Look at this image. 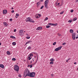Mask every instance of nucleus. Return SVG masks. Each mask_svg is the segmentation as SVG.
<instances>
[{"mask_svg": "<svg viewBox=\"0 0 78 78\" xmlns=\"http://www.w3.org/2000/svg\"><path fill=\"white\" fill-rule=\"evenodd\" d=\"M71 59V58H69L67 60H66V62H68V61H69V60H70Z\"/></svg>", "mask_w": 78, "mask_h": 78, "instance_id": "5701e85b", "label": "nucleus"}, {"mask_svg": "<svg viewBox=\"0 0 78 78\" xmlns=\"http://www.w3.org/2000/svg\"><path fill=\"white\" fill-rule=\"evenodd\" d=\"M44 5L42 6L41 7V9H42V8H44Z\"/></svg>", "mask_w": 78, "mask_h": 78, "instance_id": "72a5a7b5", "label": "nucleus"}, {"mask_svg": "<svg viewBox=\"0 0 78 78\" xmlns=\"http://www.w3.org/2000/svg\"><path fill=\"white\" fill-rule=\"evenodd\" d=\"M3 14H6L7 13V10H4L3 12Z\"/></svg>", "mask_w": 78, "mask_h": 78, "instance_id": "9b49d317", "label": "nucleus"}, {"mask_svg": "<svg viewBox=\"0 0 78 78\" xmlns=\"http://www.w3.org/2000/svg\"><path fill=\"white\" fill-rule=\"evenodd\" d=\"M34 58H33L32 60V61H33V62H34Z\"/></svg>", "mask_w": 78, "mask_h": 78, "instance_id": "a18cd8bd", "label": "nucleus"}, {"mask_svg": "<svg viewBox=\"0 0 78 78\" xmlns=\"http://www.w3.org/2000/svg\"><path fill=\"white\" fill-rule=\"evenodd\" d=\"M15 17L16 18H18L17 16H15Z\"/></svg>", "mask_w": 78, "mask_h": 78, "instance_id": "864d4df0", "label": "nucleus"}, {"mask_svg": "<svg viewBox=\"0 0 78 78\" xmlns=\"http://www.w3.org/2000/svg\"><path fill=\"white\" fill-rule=\"evenodd\" d=\"M24 33H25V31H24Z\"/></svg>", "mask_w": 78, "mask_h": 78, "instance_id": "69168bd1", "label": "nucleus"}, {"mask_svg": "<svg viewBox=\"0 0 78 78\" xmlns=\"http://www.w3.org/2000/svg\"><path fill=\"white\" fill-rule=\"evenodd\" d=\"M2 45V43H0V45Z\"/></svg>", "mask_w": 78, "mask_h": 78, "instance_id": "4d7b16f0", "label": "nucleus"}, {"mask_svg": "<svg viewBox=\"0 0 78 78\" xmlns=\"http://www.w3.org/2000/svg\"><path fill=\"white\" fill-rule=\"evenodd\" d=\"M14 9V8H11V9Z\"/></svg>", "mask_w": 78, "mask_h": 78, "instance_id": "6e6d98bb", "label": "nucleus"}, {"mask_svg": "<svg viewBox=\"0 0 78 78\" xmlns=\"http://www.w3.org/2000/svg\"><path fill=\"white\" fill-rule=\"evenodd\" d=\"M12 37H13V36H10V38H12Z\"/></svg>", "mask_w": 78, "mask_h": 78, "instance_id": "09e8293b", "label": "nucleus"}, {"mask_svg": "<svg viewBox=\"0 0 78 78\" xmlns=\"http://www.w3.org/2000/svg\"><path fill=\"white\" fill-rule=\"evenodd\" d=\"M50 61H51V62H53L54 61V59L53 58H51L50 59Z\"/></svg>", "mask_w": 78, "mask_h": 78, "instance_id": "6ab92c4d", "label": "nucleus"}, {"mask_svg": "<svg viewBox=\"0 0 78 78\" xmlns=\"http://www.w3.org/2000/svg\"><path fill=\"white\" fill-rule=\"evenodd\" d=\"M33 56V55L31 54H30L27 57V59H28V60H30L32 58Z\"/></svg>", "mask_w": 78, "mask_h": 78, "instance_id": "39448f33", "label": "nucleus"}, {"mask_svg": "<svg viewBox=\"0 0 78 78\" xmlns=\"http://www.w3.org/2000/svg\"><path fill=\"white\" fill-rule=\"evenodd\" d=\"M78 37H76V39H78V36L77 35Z\"/></svg>", "mask_w": 78, "mask_h": 78, "instance_id": "3c124183", "label": "nucleus"}, {"mask_svg": "<svg viewBox=\"0 0 78 78\" xmlns=\"http://www.w3.org/2000/svg\"><path fill=\"white\" fill-rule=\"evenodd\" d=\"M69 31L71 33H73V30L72 29H70Z\"/></svg>", "mask_w": 78, "mask_h": 78, "instance_id": "2eb2a0df", "label": "nucleus"}, {"mask_svg": "<svg viewBox=\"0 0 78 78\" xmlns=\"http://www.w3.org/2000/svg\"><path fill=\"white\" fill-rule=\"evenodd\" d=\"M77 70H78V67L77 68Z\"/></svg>", "mask_w": 78, "mask_h": 78, "instance_id": "338daca9", "label": "nucleus"}, {"mask_svg": "<svg viewBox=\"0 0 78 78\" xmlns=\"http://www.w3.org/2000/svg\"><path fill=\"white\" fill-rule=\"evenodd\" d=\"M78 2V0H76V2Z\"/></svg>", "mask_w": 78, "mask_h": 78, "instance_id": "052dcab7", "label": "nucleus"}, {"mask_svg": "<svg viewBox=\"0 0 78 78\" xmlns=\"http://www.w3.org/2000/svg\"><path fill=\"white\" fill-rule=\"evenodd\" d=\"M11 12L12 13L14 12V10H12V11Z\"/></svg>", "mask_w": 78, "mask_h": 78, "instance_id": "a19ab883", "label": "nucleus"}, {"mask_svg": "<svg viewBox=\"0 0 78 78\" xmlns=\"http://www.w3.org/2000/svg\"><path fill=\"white\" fill-rule=\"evenodd\" d=\"M77 33H78V30H77Z\"/></svg>", "mask_w": 78, "mask_h": 78, "instance_id": "680f3d73", "label": "nucleus"}, {"mask_svg": "<svg viewBox=\"0 0 78 78\" xmlns=\"http://www.w3.org/2000/svg\"><path fill=\"white\" fill-rule=\"evenodd\" d=\"M34 58H36V56H34Z\"/></svg>", "mask_w": 78, "mask_h": 78, "instance_id": "5fc2aeb1", "label": "nucleus"}, {"mask_svg": "<svg viewBox=\"0 0 78 78\" xmlns=\"http://www.w3.org/2000/svg\"><path fill=\"white\" fill-rule=\"evenodd\" d=\"M26 38L27 39H30V37H29V36H27V37H26Z\"/></svg>", "mask_w": 78, "mask_h": 78, "instance_id": "393cba45", "label": "nucleus"}, {"mask_svg": "<svg viewBox=\"0 0 78 78\" xmlns=\"http://www.w3.org/2000/svg\"><path fill=\"white\" fill-rule=\"evenodd\" d=\"M30 42H32V41H30L27 42L26 43V45H27V44H29V43H30Z\"/></svg>", "mask_w": 78, "mask_h": 78, "instance_id": "ddd939ff", "label": "nucleus"}, {"mask_svg": "<svg viewBox=\"0 0 78 78\" xmlns=\"http://www.w3.org/2000/svg\"><path fill=\"white\" fill-rule=\"evenodd\" d=\"M48 0H46L44 2V6L46 8L48 9Z\"/></svg>", "mask_w": 78, "mask_h": 78, "instance_id": "20e7f679", "label": "nucleus"}, {"mask_svg": "<svg viewBox=\"0 0 78 78\" xmlns=\"http://www.w3.org/2000/svg\"><path fill=\"white\" fill-rule=\"evenodd\" d=\"M26 35H27V36H28V34H27Z\"/></svg>", "mask_w": 78, "mask_h": 78, "instance_id": "bf43d9fd", "label": "nucleus"}, {"mask_svg": "<svg viewBox=\"0 0 78 78\" xmlns=\"http://www.w3.org/2000/svg\"><path fill=\"white\" fill-rule=\"evenodd\" d=\"M66 43L65 42L64 43H62V45H66Z\"/></svg>", "mask_w": 78, "mask_h": 78, "instance_id": "473e14b6", "label": "nucleus"}, {"mask_svg": "<svg viewBox=\"0 0 78 78\" xmlns=\"http://www.w3.org/2000/svg\"><path fill=\"white\" fill-rule=\"evenodd\" d=\"M37 6H39V2H37Z\"/></svg>", "mask_w": 78, "mask_h": 78, "instance_id": "37998d69", "label": "nucleus"}, {"mask_svg": "<svg viewBox=\"0 0 78 78\" xmlns=\"http://www.w3.org/2000/svg\"><path fill=\"white\" fill-rule=\"evenodd\" d=\"M30 67V65H28V67Z\"/></svg>", "mask_w": 78, "mask_h": 78, "instance_id": "603ef678", "label": "nucleus"}, {"mask_svg": "<svg viewBox=\"0 0 78 78\" xmlns=\"http://www.w3.org/2000/svg\"><path fill=\"white\" fill-rule=\"evenodd\" d=\"M12 38V39H15V37L14 36H13Z\"/></svg>", "mask_w": 78, "mask_h": 78, "instance_id": "49530a36", "label": "nucleus"}, {"mask_svg": "<svg viewBox=\"0 0 78 78\" xmlns=\"http://www.w3.org/2000/svg\"><path fill=\"white\" fill-rule=\"evenodd\" d=\"M54 63H53V62H50V64H53Z\"/></svg>", "mask_w": 78, "mask_h": 78, "instance_id": "c756f323", "label": "nucleus"}, {"mask_svg": "<svg viewBox=\"0 0 78 78\" xmlns=\"http://www.w3.org/2000/svg\"><path fill=\"white\" fill-rule=\"evenodd\" d=\"M34 54H36V53L35 52H34Z\"/></svg>", "mask_w": 78, "mask_h": 78, "instance_id": "0e129e2a", "label": "nucleus"}, {"mask_svg": "<svg viewBox=\"0 0 78 78\" xmlns=\"http://www.w3.org/2000/svg\"><path fill=\"white\" fill-rule=\"evenodd\" d=\"M3 24L4 25V26L5 27H7V26H8V23H6V22H4L3 23Z\"/></svg>", "mask_w": 78, "mask_h": 78, "instance_id": "9d476101", "label": "nucleus"}, {"mask_svg": "<svg viewBox=\"0 0 78 78\" xmlns=\"http://www.w3.org/2000/svg\"><path fill=\"white\" fill-rule=\"evenodd\" d=\"M37 16H39V17H41V15L39 14H37Z\"/></svg>", "mask_w": 78, "mask_h": 78, "instance_id": "aec40b11", "label": "nucleus"}, {"mask_svg": "<svg viewBox=\"0 0 78 78\" xmlns=\"http://www.w3.org/2000/svg\"><path fill=\"white\" fill-rule=\"evenodd\" d=\"M7 55H11V53H10V52L9 51H7Z\"/></svg>", "mask_w": 78, "mask_h": 78, "instance_id": "f3484780", "label": "nucleus"}, {"mask_svg": "<svg viewBox=\"0 0 78 78\" xmlns=\"http://www.w3.org/2000/svg\"><path fill=\"white\" fill-rule=\"evenodd\" d=\"M60 4V3H58V5H59Z\"/></svg>", "mask_w": 78, "mask_h": 78, "instance_id": "13d9d810", "label": "nucleus"}, {"mask_svg": "<svg viewBox=\"0 0 78 78\" xmlns=\"http://www.w3.org/2000/svg\"><path fill=\"white\" fill-rule=\"evenodd\" d=\"M39 17L38 16V15H37V16L36 18H37V19H39Z\"/></svg>", "mask_w": 78, "mask_h": 78, "instance_id": "2f4dec72", "label": "nucleus"}, {"mask_svg": "<svg viewBox=\"0 0 78 78\" xmlns=\"http://www.w3.org/2000/svg\"><path fill=\"white\" fill-rule=\"evenodd\" d=\"M35 73L34 72L30 73L28 69H26L24 73V75L26 77V76H28L30 77H34L35 76Z\"/></svg>", "mask_w": 78, "mask_h": 78, "instance_id": "f257e3e1", "label": "nucleus"}, {"mask_svg": "<svg viewBox=\"0 0 78 78\" xmlns=\"http://www.w3.org/2000/svg\"><path fill=\"white\" fill-rule=\"evenodd\" d=\"M10 20L11 22H12V19H10Z\"/></svg>", "mask_w": 78, "mask_h": 78, "instance_id": "ea45409f", "label": "nucleus"}, {"mask_svg": "<svg viewBox=\"0 0 78 78\" xmlns=\"http://www.w3.org/2000/svg\"><path fill=\"white\" fill-rule=\"evenodd\" d=\"M62 47V46H61L59 47H58V48H57L55 49V51H59V50H61Z\"/></svg>", "mask_w": 78, "mask_h": 78, "instance_id": "423d86ee", "label": "nucleus"}, {"mask_svg": "<svg viewBox=\"0 0 78 78\" xmlns=\"http://www.w3.org/2000/svg\"><path fill=\"white\" fill-rule=\"evenodd\" d=\"M57 25H58V24L57 23H52V26H57Z\"/></svg>", "mask_w": 78, "mask_h": 78, "instance_id": "dca6fc26", "label": "nucleus"}, {"mask_svg": "<svg viewBox=\"0 0 78 78\" xmlns=\"http://www.w3.org/2000/svg\"><path fill=\"white\" fill-rule=\"evenodd\" d=\"M16 29H15L14 30V32H16Z\"/></svg>", "mask_w": 78, "mask_h": 78, "instance_id": "c03bdc74", "label": "nucleus"}, {"mask_svg": "<svg viewBox=\"0 0 78 78\" xmlns=\"http://www.w3.org/2000/svg\"><path fill=\"white\" fill-rule=\"evenodd\" d=\"M71 12H73V10H71Z\"/></svg>", "mask_w": 78, "mask_h": 78, "instance_id": "4c0bfd02", "label": "nucleus"}, {"mask_svg": "<svg viewBox=\"0 0 78 78\" xmlns=\"http://www.w3.org/2000/svg\"><path fill=\"white\" fill-rule=\"evenodd\" d=\"M30 68H32V65H30Z\"/></svg>", "mask_w": 78, "mask_h": 78, "instance_id": "79ce46f5", "label": "nucleus"}, {"mask_svg": "<svg viewBox=\"0 0 78 78\" xmlns=\"http://www.w3.org/2000/svg\"><path fill=\"white\" fill-rule=\"evenodd\" d=\"M72 39L73 40H75V33H73L72 34Z\"/></svg>", "mask_w": 78, "mask_h": 78, "instance_id": "0eeeda50", "label": "nucleus"}, {"mask_svg": "<svg viewBox=\"0 0 78 78\" xmlns=\"http://www.w3.org/2000/svg\"><path fill=\"white\" fill-rule=\"evenodd\" d=\"M23 30H20V35H22L23 33Z\"/></svg>", "mask_w": 78, "mask_h": 78, "instance_id": "6e6552de", "label": "nucleus"}, {"mask_svg": "<svg viewBox=\"0 0 78 78\" xmlns=\"http://www.w3.org/2000/svg\"><path fill=\"white\" fill-rule=\"evenodd\" d=\"M26 22H32L34 23V21H33V20L31 19L30 17H28L26 19Z\"/></svg>", "mask_w": 78, "mask_h": 78, "instance_id": "7ed1b4c3", "label": "nucleus"}, {"mask_svg": "<svg viewBox=\"0 0 78 78\" xmlns=\"http://www.w3.org/2000/svg\"><path fill=\"white\" fill-rule=\"evenodd\" d=\"M64 13V11H62V12H60V14H63Z\"/></svg>", "mask_w": 78, "mask_h": 78, "instance_id": "e433bc0d", "label": "nucleus"}, {"mask_svg": "<svg viewBox=\"0 0 78 78\" xmlns=\"http://www.w3.org/2000/svg\"><path fill=\"white\" fill-rule=\"evenodd\" d=\"M48 17H46L45 19L44 20V21H46V20H48Z\"/></svg>", "mask_w": 78, "mask_h": 78, "instance_id": "4be33fe9", "label": "nucleus"}, {"mask_svg": "<svg viewBox=\"0 0 78 78\" xmlns=\"http://www.w3.org/2000/svg\"><path fill=\"white\" fill-rule=\"evenodd\" d=\"M37 60H38V56L37 57Z\"/></svg>", "mask_w": 78, "mask_h": 78, "instance_id": "8fccbe9b", "label": "nucleus"}, {"mask_svg": "<svg viewBox=\"0 0 78 78\" xmlns=\"http://www.w3.org/2000/svg\"><path fill=\"white\" fill-rule=\"evenodd\" d=\"M74 64H76V62H74Z\"/></svg>", "mask_w": 78, "mask_h": 78, "instance_id": "de8ad7c7", "label": "nucleus"}, {"mask_svg": "<svg viewBox=\"0 0 78 78\" xmlns=\"http://www.w3.org/2000/svg\"><path fill=\"white\" fill-rule=\"evenodd\" d=\"M42 27H38L36 29V30H42Z\"/></svg>", "mask_w": 78, "mask_h": 78, "instance_id": "1a4fd4ad", "label": "nucleus"}, {"mask_svg": "<svg viewBox=\"0 0 78 78\" xmlns=\"http://www.w3.org/2000/svg\"><path fill=\"white\" fill-rule=\"evenodd\" d=\"M58 36H61V34H60L58 33Z\"/></svg>", "mask_w": 78, "mask_h": 78, "instance_id": "58836bf2", "label": "nucleus"}, {"mask_svg": "<svg viewBox=\"0 0 78 78\" xmlns=\"http://www.w3.org/2000/svg\"><path fill=\"white\" fill-rule=\"evenodd\" d=\"M50 26L49 25L47 26H46V28H50Z\"/></svg>", "mask_w": 78, "mask_h": 78, "instance_id": "b1692460", "label": "nucleus"}, {"mask_svg": "<svg viewBox=\"0 0 78 78\" xmlns=\"http://www.w3.org/2000/svg\"><path fill=\"white\" fill-rule=\"evenodd\" d=\"M32 62V61H31V62H30V63H31Z\"/></svg>", "mask_w": 78, "mask_h": 78, "instance_id": "e2e57ef3", "label": "nucleus"}, {"mask_svg": "<svg viewBox=\"0 0 78 78\" xmlns=\"http://www.w3.org/2000/svg\"><path fill=\"white\" fill-rule=\"evenodd\" d=\"M0 67H1L2 69H4V65L3 64H0Z\"/></svg>", "mask_w": 78, "mask_h": 78, "instance_id": "f8f14e48", "label": "nucleus"}, {"mask_svg": "<svg viewBox=\"0 0 78 78\" xmlns=\"http://www.w3.org/2000/svg\"><path fill=\"white\" fill-rule=\"evenodd\" d=\"M77 20V17H75V18H74L73 19V21H75L76 20Z\"/></svg>", "mask_w": 78, "mask_h": 78, "instance_id": "a211bd4d", "label": "nucleus"}, {"mask_svg": "<svg viewBox=\"0 0 78 78\" xmlns=\"http://www.w3.org/2000/svg\"><path fill=\"white\" fill-rule=\"evenodd\" d=\"M16 16H17V17H19V14L18 13H16Z\"/></svg>", "mask_w": 78, "mask_h": 78, "instance_id": "c85d7f7f", "label": "nucleus"}, {"mask_svg": "<svg viewBox=\"0 0 78 78\" xmlns=\"http://www.w3.org/2000/svg\"><path fill=\"white\" fill-rule=\"evenodd\" d=\"M56 42H54L53 44V45H56Z\"/></svg>", "mask_w": 78, "mask_h": 78, "instance_id": "bb28decb", "label": "nucleus"}, {"mask_svg": "<svg viewBox=\"0 0 78 78\" xmlns=\"http://www.w3.org/2000/svg\"><path fill=\"white\" fill-rule=\"evenodd\" d=\"M14 70L16 71V72H19V67L18 66V65H15L14 66Z\"/></svg>", "mask_w": 78, "mask_h": 78, "instance_id": "f03ea898", "label": "nucleus"}, {"mask_svg": "<svg viewBox=\"0 0 78 78\" xmlns=\"http://www.w3.org/2000/svg\"><path fill=\"white\" fill-rule=\"evenodd\" d=\"M48 25H53V23H49L48 24Z\"/></svg>", "mask_w": 78, "mask_h": 78, "instance_id": "7c9ffc66", "label": "nucleus"}, {"mask_svg": "<svg viewBox=\"0 0 78 78\" xmlns=\"http://www.w3.org/2000/svg\"><path fill=\"white\" fill-rule=\"evenodd\" d=\"M12 44L13 45H16V43L15 42H13V43H12Z\"/></svg>", "mask_w": 78, "mask_h": 78, "instance_id": "412c9836", "label": "nucleus"}, {"mask_svg": "<svg viewBox=\"0 0 78 78\" xmlns=\"http://www.w3.org/2000/svg\"><path fill=\"white\" fill-rule=\"evenodd\" d=\"M51 77L53 78V74H51Z\"/></svg>", "mask_w": 78, "mask_h": 78, "instance_id": "f704fd0d", "label": "nucleus"}, {"mask_svg": "<svg viewBox=\"0 0 78 78\" xmlns=\"http://www.w3.org/2000/svg\"><path fill=\"white\" fill-rule=\"evenodd\" d=\"M31 47L29 46L28 48V50H30V49H31Z\"/></svg>", "mask_w": 78, "mask_h": 78, "instance_id": "a878e982", "label": "nucleus"}, {"mask_svg": "<svg viewBox=\"0 0 78 78\" xmlns=\"http://www.w3.org/2000/svg\"><path fill=\"white\" fill-rule=\"evenodd\" d=\"M12 61H16V59L15 58H12Z\"/></svg>", "mask_w": 78, "mask_h": 78, "instance_id": "cd10ccee", "label": "nucleus"}, {"mask_svg": "<svg viewBox=\"0 0 78 78\" xmlns=\"http://www.w3.org/2000/svg\"><path fill=\"white\" fill-rule=\"evenodd\" d=\"M72 21H73V20L71 19V20H69L68 22H69V23H71Z\"/></svg>", "mask_w": 78, "mask_h": 78, "instance_id": "4468645a", "label": "nucleus"}, {"mask_svg": "<svg viewBox=\"0 0 78 78\" xmlns=\"http://www.w3.org/2000/svg\"><path fill=\"white\" fill-rule=\"evenodd\" d=\"M18 76L19 77H20V78H21V77H22V76H21V75H20L19 74V75H18Z\"/></svg>", "mask_w": 78, "mask_h": 78, "instance_id": "c9c22d12", "label": "nucleus"}]
</instances>
